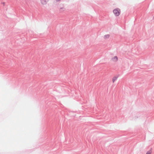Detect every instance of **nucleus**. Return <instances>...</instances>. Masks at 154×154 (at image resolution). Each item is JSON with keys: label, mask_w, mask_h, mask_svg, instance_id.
<instances>
[{"label": "nucleus", "mask_w": 154, "mask_h": 154, "mask_svg": "<svg viewBox=\"0 0 154 154\" xmlns=\"http://www.w3.org/2000/svg\"><path fill=\"white\" fill-rule=\"evenodd\" d=\"M120 10L119 8L115 9L113 10V12L116 16H118L120 14Z\"/></svg>", "instance_id": "nucleus-1"}, {"label": "nucleus", "mask_w": 154, "mask_h": 154, "mask_svg": "<svg viewBox=\"0 0 154 154\" xmlns=\"http://www.w3.org/2000/svg\"><path fill=\"white\" fill-rule=\"evenodd\" d=\"M152 152V148H151L147 152L146 154H151V153Z\"/></svg>", "instance_id": "nucleus-6"}, {"label": "nucleus", "mask_w": 154, "mask_h": 154, "mask_svg": "<svg viewBox=\"0 0 154 154\" xmlns=\"http://www.w3.org/2000/svg\"><path fill=\"white\" fill-rule=\"evenodd\" d=\"M57 1H60V0H56Z\"/></svg>", "instance_id": "nucleus-8"}, {"label": "nucleus", "mask_w": 154, "mask_h": 154, "mask_svg": "<svg viewBox=\"0 0 154 154\" xmlns=\"http://www.w3.org/2000/svg\"><path fill=\"white\" fill-rule=\"evenodd\" d=\"M118 77V76H115L112 79V82L113 83H114L115 82V81L117 79Z\"/></svg>", "instance_id": "nucleus-5"}, {"label": "nucleus", "mask_w": 154, "mask_h": 154, "mask_svg": "<svg viewBox=\"0 0 154 154\" xmlns=\"http://www.w3.org/2000/svg\"><path fill=\"white\" fill-rule=\"evenodd\" d=\"M49 0H40L41 3L43 5H46Z\"/></svg>", "instance_id": "nucleus-2"}, {"label": "nucleus", "mask_w": 154, "mask_h": 154, "mask_svg": "<svg viewBox=\"0 0 154 154\" xmlns=\"http://www.w3.org/2000/svg\"><path fill=\"white\" fill-rule=\"evenodd\" d=\"M109 36H110V35L109 34L106 35L104 36V38L106 39L107 38H108L109 37Z\"/></svg>", "instance_id": "nucleus-7"}, {"label": "nucleus", "mask_w": 154, "mask_h": 154, "mask_svg": "<svg viewBox=\"0 0 154 154\" xmlns=\"http://www.w3.org/2000/svg\"><path fill=\"white\" fill-rule=\"evenodd\" d=\"M112 60L114 61L115 62H116V61H117L118 60V58L117 56H116L112 58Z\"/></svg>", "instance_id": "nucleus-4"}, {"label": "nucleus", "mask_w": 154, "mask_h": 154, "mask_svg": "<svg viewBox=\"0 0 154 154\" xmlns=\"http://www.w3.org/2000/svg\"><path fill=\"white\" fill-rule=\"evenodd\" d=\"M3 3L4 4H5L4 2H3Z\"/></svg>", "instance_id": "nucleus-9"}, {"label": "nucleus", "mask_w": 154, "mask_h": 154, "mask_svg": "<svg viewBox=\"0 0 154 154\" xmlns=\"http://www.w3.org/2000/svg\"><path fill=\"white\" fill-rule=\"evenodd\" d=\"M65 9L64 7H61L59 9L60 12L62 13L65 11Z\"/></svg>", "instance_id": "nucleus-3"}]
</instances>
